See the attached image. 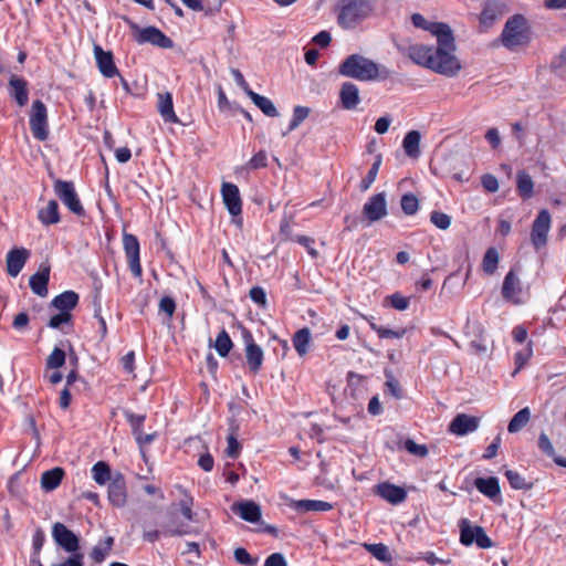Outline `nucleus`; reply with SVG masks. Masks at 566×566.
<instances>
[{"instance_id":"obj_27","label":"nucleus","mask_w":566,"mask_h":566,"mask_svg":"<svg viewBox=\"0 0 566 566\" xmlns=\"http://www.w3.org/2000/svg\"><path fill=\"white\" fill-rule=\"evenodd\" d=\"M411 22L416 28L428 31L436 38L444 35L443 33L451 29L450 25L443 22H429L420 13H413L411 15Z\"/></svg>"},{"instance_id":"obj_43","label":"nucleus","mask_w":566,"mask_h":566,"mask_svg":"<svg viewBox=\"0 0 566 566\" xmlns=\"http://www.w3.org/2000/svg\"><path fill=\"white\" fill-rule=\"evenodd\" d=\"M504 474H505V476H506L511 488L514 489V490L527 491V490H531L533 488V483L532 482H527L525 480V478L522 476L516 471L506 470Z\"/></svg>"},{"instance_id":"obj_17","label":"nucleus","mask_w":566,"mask_h":566,"mask_svg":"<svg viewBox=\"0 0 566 566\" xmlns=\"http://www.w3.org/2000/svg\"><path fill=\"white\" fill-rule=\"evenodd\" d=\"M375 494L394 505L400 504L407 499V492L403 488L389 482L377 484L375 486Z\"/></svg>"},{"instance_id":"obj_11","label":"nucleus","mask_w":566,"mask_h":566,"mask_svg":"<svg viewBox=\"0 0 566 566\" xmlns=\"http://www.w3.org/2000/svg\"><path fill=\"white\" fill-rule=\"evenodd\" d=\"M242 336L245 345L244 354L248 367L251 373L256 374L260 371L263 364V349L255 344L253 336L249 331H244Z\"/></svg>"},{"instance_id":"obj_31","label":"nucleus","mask_w":566,"mask_h":566,"mask_svg":"<svg viewBox=\"0 0 566 566\" xmlns=\"http://www.w3.org/2000/svg\"><path fill=\"white\" fill-rule=\"evenodd\" d=\"M38 218L44 226L56 224L60 222L59 205L55 200H50L48 205L38 212Z\"/></svg>"},{"instance_id":"obj_35","label":"nucleus","mask_w":566,"mask_h":566,"mask_svg":"<svg viewBox=\"0 0 566 566\" xmlns=\"http://www.w3.org/2000/svg\"><path fill=\"white\" fill-rule=\"evenodd\" d=\"M248 96L251 98L254 105L263 112L264 115L269 117H276L279 115L276 107L270 98L253 91H249Z\"/></svg>"},{"instance_id":"obj_45","label":"nucleus","mask_w":566,"mask_h":566,"mask_svg":"<svg viewBox=\"0 0 566 566\" xmlns=\"http://www.w3.org/2000/svg\"><path fill=\"white\" fill-rule=\"evenodd\" d=\"M364 547L378 560L380 562H390L392 556L389 552V548L381 543L378 544H364Z\"/></svg>"},{"instance_id":"obj_41","label":"nucleus","mask_w":566,"mask_h":566,"mask_svg":"<svg viewBox=\"0 0 566 566\" xmlns=\"http://www.w3.org/2000/svg\"><path fill=\"white\" fill-rule=\"evenodd\" d=\"M501 15V11L497 6L493 2H488L481 14H480V23L481 25L489 28L491 27Z\"/></svg>"},{"instance_id":"obj_26","label":"nucleus","mask_w":566,"mask_h":566,"mask_svg":"<svg viewBox=\"0 0 566 566\" xmlns=\"http://www.w3.org/2000/svg\"><path fill=\"white\" fill-rule=\"evenodd\" d=\"M50 280V266L41 265L39 271L31 275L29 284L32 292L41 297L48 295V283Z\"/></svg>"},{"instance_id":"obj_48","label":"nucleus","mask_w":566,"mask_h":566,"mask_svg":"<svg viewBox=\"0 0 566 566\" xmlns=\"http://www.w3.org/2000/svg\"><path fill=\"white\" fill-rule=\"evenodd\" d=\"M370 328L377 333L380 338H401L406 334L405 328L397 331L379 326L375 323H370Z\"/></svg>"},{"instance_id":"obj_64","label":"nucleus","mask_w":566,"mask_h":566,"mask_svg":"<svg viewBox=\"0 0 566 566\" xmlns=\"http://www.w3.org/2000/svg\"><path fill=\"white\" fill-rule=\"evenodd\" d=\"M83 558V554H73L70 555L65 560L52 566H84Z\"/></svg>"},{"instance_id":"obj_2","label":"nucleus","mask_w":566,"mask_h":566,"mask_svg":"<svg viewBox=\"0 0 566 566\" xmlns=\"http://www.w3.org/2000/svg\"><path fill=\"white\" fill-rule=\"evenodd\" d=\"M338 74L360 82L387 80L390 76L387 67L377 64L361 54L348 55L338 65Z\"/></svg>"},{"instance_id":"obj_25","label":"nucleus","mask_w":566,"mask_h":566,"mask_svg":"<svg viewBox=\"0 0 566 566\" xmlns=\"http://www.w3.org/2000/svg\"><path fill=\"white\" fill-rule=\"evenodd\" d=\"M232 511L242 520L256 523L261 518V507L253 501H243L232 505Z\"/></svg>"},{"instance_id":"obj_54","label":"nucleus","mask_w":566,"mask_h":566,"mask_svg":"<svg viewBox=\"0 0 566 566\" xmlns=\"http://www.w3.org/2000/svg\"><path fill=\"white\" fill-rule=\"evenodd\" d=\"M234 559L237 563L245 566H254L258 562V559L253 558L243 547H238L234 549Z\"/></svg>"},{"instance_id":"obj_30","label":"nucleus","mask_w":566,"mask_h":566,"mask_svg":"<svg viewBox=\"0 0 566 566\" xmlns=\"http://www.w3.org/2000/svg\"><path fill=\"white\" fill-rule=\"evenodd\" d=\"M191 533L192 530L189 526L180 525L172 527L170 525H167L161 532L157 530L146 532L144 534V538L148 542H155L159 538L161 534L165 536H184Z\"/></svg>"},{"instance_id":"obj_47","label":"nucleus","mask_w":566,"mask_h":566,"mask_svg":"<svg viewBox=\"0 0 566 566\" xmlns=\"http://www.w3.org/2000/svg\"><path fill=\"white\" fill-rule=\"evenodd\" d=\"M380 165H381V156L378 155L375 163L371 165L370 169L368 170L366 177L361 180V184H360L361 190H367L373 185V182L376 180Z\"/></svg>"},{"instance_id":"obj_21","label":"nucleus","mask_w":566,"mask_h":566,"mask_svg":"<svg viewBox=\"0 0 566 566\" xmlns=\"http://www.w3.org/2000/svg\"><path fill=\"white\" fill-rule=\"evenodd\" d=\"M474 486L480 493L494 501L495 503H500L502 501L500 482L496 476H490L486 479L476 478L474 480Z\"/></svg>"},{"instance_id":"obj_18","label":"nucleus","mask_w":566,"mask_h":566,"mask_svg":"<svg viewBox=\"0 0 566 566\" xmlns=\"http://www.w3.org/2000/svg\"><path fill=\"white\" fill-rule=\"evenodd\" d=\"M480 419L465 413L457 415L449 426V431L457 436H465L479 428Z\"/></svg>"},{"instance_id":"obj_37","label":"nucleus","mask_w":566,"mask_h":566,"mask_svg":"<svg viewBox=\"0 0 566 566\" xmlns=\"http://www.w3.org/2000/svg\"><path fill=\"white\" fill-rule=\"evenodd\" d=\"M293 346L300 356H304L308 352L311 343V332L304 327L298 329L293 336Z\"/></svg>"},{"instance_id":"obj_3","label":"nucleus","mask_w":566,"mask_h":566,"mask_svg":"<svg viewBox=\"0 0 566 566\" xmlns=\"http://www.w3.org/2000/svg\"><path fill=\"white\" fill-rule=\"evenodd\" d=\"M374 6L370 0H337V23L345 30H353L373 13Z\"/></svg>"},{"instance_id":"obj_14","label":"nucleus","mask_w":566,"mask_h":566,"mask_svg":"<svg viewBox=\"0 0 566 566\" xmlns=\"http://www.w3.org/2000/svg\"><path fill=\"white\" fill-rule=\"evenodd\" d=\"M123 247L128 261L129 269L134 276H142V265L139 259V242L134 234L124 233Z\"/></svg>"},{"instance_id":"obj_39","label":"nucleus","mask_w":566,"mask_h":566,"mask_svg":"<svg viewBox=\"0 0 566 566\" xmlns=\"http://www.w3.org/2000/svg\"><path fill=\"white\" fill-rule=\"evenodd\" d=\"M92 476L94 481L99 485H104L106 482H111L113 479L111 468L104 461H98L93 465Z\"/></svg>"},{"instance_id":"obj_28","label":"nucleus","mask_w":566,"mask_h":566,"mask_svg":"<svg viewBox=\"0 0 566 566\" xmlns=\"http://www.w3.org/2000/svg\"><path fill=\"white\" fill-rule=\"evenodd\" d=\"M157 108L166 123H178L179 119L174 111L172 95L169 92L158 94Z\"/></svg>"},{"instance_id":"obj_19","label":"nucleus","mask_w":566,"mask_h":566,"mask_svg":"<svg viewBox=\"0 0 566 566\" xmlns=\"http://www.w3.org/2000/svg\"><path fill=\"white\" fill-rule=\"evenodd\" d=\"M108 500L117 507H122L126 503V483L120 473L115 474L108 484Z\"/></svg>"},{"instance_id":"obj_38","label":"nucleus","mask_w":566,"mask_h":566,"mask_svg":"<svg viewBox=\"0 0 566 566\" xmlns=\"http://www.w3.org/2000/svg\"><path fill=\"white\" fill-rule=\"evenodd\" d=\"M531 419V410L528 407H525L517 411L513 418L510 420L507 426V431L510 433H516L521 431Z\"/></svg>"},{"instance_id":"obj_46","label":"nucleus","mask_w":566,"mask_h":566,"mask_svg":"<svg viewBox=\"0 0 566 566\" xmlns=\"http://www.w3.org/2000/svg\"><path fill=\"white\" fill-rule=\"evenodd\" d=\"M400 205H401V210L407 216L416 214L419 209V201H418L417 197L412 193H405L401 197Z\"/></svg>"},{"instance_id":"obj_29","label":"nucleus","mask_w":566,"mask_h":566,"mask_svg":"<svg viewBox=\"0 0 566 566\" xmlns=\"http://www.w3.org/2000/svg\"><path fill=\"white\" fill-rule=\"evenodd\" d=\"M78 303V295L74 291H65L57 296H55L51 305L60 311V312H67L71 313L72 310L77 305Z\"/></svg>"},{"instance_id":"obj_51","label":"nucleus","mask_w":566,"mask_h":566,"mask_svg":"<svg viewBox=\"0 0 566 566\" xmlns=\"http://www.w3.org/2000/svg\"><path fill=\"white\" fill-rule=\"evenodd\" d=\"M65 363V353L59 347H55L46 359V367L57 369Z\"/></svg>"},{"instance_id":"obj_23","label":"nucleus","mask_w":566,"mask_h":566,"mask_svg":"<svg viewBox=\"0 0 566 566\" xmlns=\"http://www.w3.org/2000/svg\"><path fill=\"white\" fill-rule=\"evenodd\" d=\"M340 105L344 109H355L360 103L359 90L356 84L345 82L339 91Z\"/></svg>"},{"instance_id":"obj_33","label":"nucleus","mask_w":566,"mask_h":566,"mask_svg":"<svg viewBox=\"0 0 566 566\" xmlns=\"http://www.w3.org/2000/svg\"><path fill=\"white\" fill-rule=\"evenodd\" d=\"M64 471L61 468H53L45 471L41 476V486L44 491L51 492L55 490L63 479Z\"/></svg>"},{"instance_id":"obj_40","label":"nucleus","mask_w":566,"mask_h":566,"mask_svg":"<svg viewBox=\"0 0 566 566\" xmlns=\"http://www.w3.org/2000/svg\"><path fill=\"white\" fill-rule=\"evenodd\" d=\"M114 544V538L108 536L103 542H99L92 548L91 558L96 563H102L108 553L111 552Z\"/></svg>"},{"instance_id":"obj_42","label":"nucleus","mask_w":566,"mask_h":566,"mask_svg":"<svg viewBox=\"0 0 566 566\" xmlns=\"http://www.w3.org/2000/svg\"><path fill=\"white\" fill-rule=\"evenodd\" d=\"M499 264V252L495 248H489L482 260V270L485 274L492 275Z\"/></svg>"},{"instance_id":"obj_13","label":"nucleus","mask_w":566,"mask_h":566,"mask_svg":"<svg viewBox=\"0 0 566 566\" xmlns=\"http://www.w3.org/2000/svg\"><path fill=\"white\" fill-rule=\"evenodd\" d=\"M398 51L407 55L415 64L431 70L432 46L424 44L398 45Z\"/></svg>"},{"instance_id":"obj_9","label":"nucleus","mask_w":566,"mask_h":566,"mask_svg":"<svg viewBox=\"0 0 566 566\" xmlns=\"http://www.w3.org/2000/svg\"><path fill=\"white\" fill-rule=\"evenodd\" d=\"M52 537L57 546L63 548L66 553L80 554L77 551L80 548V538L78 536L69 530L63 523L56 522L52 526Z\"/></svg>"},{"instance_id":"obj_58","label":"nucleus","mask_w":566,"mask_h":566,"mask_svg":"<svg viewBox=\"0 0 566 566\" xmlns=\"http://www.w3.org/2000/svg\"><path fill=\"white\" fill-rule=\"evenodd\" d=\"M405 449L417 457H426L428 454V448L424 444H418L413 440L408 439L405 442Z\"/></svg>"},{"instance_id":"obj_56","label":"nucleus","mask_w":566,"mask_h":566,"mask_svg":"<svg viewBox=\"0 0 566 566\" xmlns=\"http://www.w3.org/2000/svg\"><path fill=\"white\" fill-rule=\"evenodd\" d=\"M552 70L559 75L566 74V46L562 49L559 54L552 61Z\"/></svg>"},{"instance_id":"obj_55","label":"nucleus","mask_w":566,"mask_h":566,"mask_svg":"<svg viewBox=\"0 0 566 566\" xmlns=\"http://www.w3.org/2000/svg\"><path fill=\"white\" fill-rule=\"evenodd\" d=\"M268 165V155L264 150L256 153L247 164L248 169H260Z\"/></svg>"},{"instance_id":"obj_6","label":"nucleus","mask_w":566,"mask_h":566,"mask_svg":"<svg viewBox=\"0 0 566 566\" xmlns=\"http://www.w3.org/2000/svg\"><path fill=\"white\" fill-rule=\"evenodd\" d=\"M30 129L35 139L44 142L49 137L48 109L44 103L36 99L30 112Z\"/></svg>"},{"instance_id":"obj_34","label":"nucleus","mask_w":566,"mask_h":566,"mask_svg":"<svg viewBox=\"0 0 566 566\" xmlns=\"http://www.w3.org/2000/svg\"><path fill=\"white\" fill-rule=\"evenodd\" d=\"M420 138L421 135L418 130H410L406 134L402 147L410 158H418L420 156Z\"/></svg>"},{"instance_id":"obj_24","label":"nucleus","mask_w":566,"mask_h":566,"mask_svg":"<svg viewBox=\"0 0 566 566\" xmlns=\"http://www.w3.org/2000/svg\"><path fill=\"white\" fill-rule=\"evenodd\" d=\"M29 256V251L24 248L13 249L7 254V271L12 277H15L23 269Z\"/></svg>"},{"instance_id":"obj_20","label":"nucleus","mask_w":566,"mask_h":566,"mask_svg":"<svg viewBox=\"0 0 566 566\" xmlns=\"http://www.w3.org/2000/svg\"><path fill=\"white\" fill-rule=\"evenodd\" d=\"M94 56L99 72L105 77H114L118 74V70L114 63L113 54L109 51H104L99 45L94 46Z\"/></svg>"},{"instance_id":"obj_36","label":"nucleus","mask_w":566,"mask_h":566,"mask_svg":"<svg viewBox=\"0 0 566 566\" xmlns=\"http://www.w3.org/2000/svg\"><path fill=\"white\" fill-rule=\"evenodd\" d=\"M516 189L521 198L530 199L534 191V181L532 177L524 170L516 175Z\"/></svg>"},{"instance_id":"obj_5","label":"nucleus","mask_w":566,"mask_h":566,"mask_svg":"<svg viewBox=\"0 0 566 566\" xmlns=\"http://www.w3.org/2000/svg\"><path fill=\"white\" fill-rule=\"evenodd\" d=\"M53 189L57 198L63 202L64 206L67 207L72 213L78 217L85 214V210L80 201L72 181L57 179L54 181Z\"/></svg>"},{"instance_id":"obj_44","label":"nucleus","mask_w":566,"mask_h":566,"mask_svg":"<svg viewBox=\"0 0 566 566\" xmlns=\"http://www.w3.org/2000/svg\"><path fill=\"white\" fill-rule=\"evenodd\" d=\"M232 346H233V344H232V340H231L229 334L227 333L226 329H222L218 334L216 343H214V348H216L217 353L221 357H226L230 353Z\"/></svg>"},{"instance_id":"obj_62","label":"nucleus","mask_w":566,"mask_h":566,"mask_svg":"<svg viewBox=\"0 0 566 566\" xmlns=\"http://www.w3.org/2000/svg\"><path fill=\"white\" fill-rule=\"evenodd\" d=\"M249 294H250L251 300L255 304H258V305H260L262 307H264L266 305V294H265V291L262 287L254 286V287H252L250 290Z\"/></svg>"},{"instance_id":"obj_4","label":"nucleus","mask_w":566,"mask_h":566,"mask_svg":"<svg viewBox=\"0 0 566 566\" xmlns=\"http://www.w3.org/2000/svg\"><path fill=\"white\" fill-rule=\"evenodd\" d=\"M531 41V27L527 19L520 13L509 18L501 33V43L509 50L526 45Z\"/></svg>"},{"instance_id":"obj_1","label":"nucleus","mask_w":566,"mask_h":566,"mask_svg":"<svg viewBox=\"0 0 566 566\" xmlns=\"http://www.w3.org/2000/svg\"><path fill=\"white\" fill-rule=\"evenodd\" d=\"M443 34L437 38V48H432L431 71L453 77L461 71L462 65L455 55L457 45L452 30Z\"/></svg>"},{"instance_id":"obj_63","label":"nucleus","mask_w":566,"mask_h":566,"mask_svg":"<svg viewBox=\"0 0 566 566\" xmlns=\"http://www.w3.org/2000/svg\"><path fill=\"white\" fill-rule=\"evenodd\" d=\"M264 566H287V563L283 554L273 553L266 557Z\"/></svg>"},{"instance_id":"obj_10","label":"nucleus","mask_w":566,"mask_h":566,"mask_svg":"<svg viewBox=\"0 0 566 566\" xmlns=\"http://www.w3.org/2000/svg\"><path fill=\"white\" fill-rule=\"evenodd\" d=\"M551 214L547 210H541L533 222L531 241L536 250L545 247L547 243V235L551 229Z\"/></svg>"},{"instance_id":"obj_57","label":"nucleus","mask_w":566,"mask_h":566,"mask_svg":"<svg viewBox=\"0 0 566 566\" xmlns=\"http://www.w3.org/2000/svg\"><path fill=\"white\" fill-rule=\"evenodd\" d=\"M72 321V314L67 312H60L53 315L49 321V326L51 328H60L64 324H70Z\"/></svg>"},{"instance_id":"obj_53","label":"nucleus","mask_w":566,"mask_h":566,"mask_svg":"<svg viewBox=\"0 0 566 566\" xmlns=\"http://www.w3.org/2000/svg\"><path fill=\"white\" fill-rule=\"evenodd\" d=\"M125 417L132 427L133 434H139V432L143 431V423L146 419L145 415H136L134 412L126 411Z\"/></svg>"},{"instance_id":"obj_22","label":"nucleus","mask_w":566,"mask_h":566,"mask_svg":"<svg viewBox=\"0 0 566 566\" xmlns=\"http://www.w3.org/2000/svg\"><path fill=\"white\" fill-rule=\"evenodd\" d=\"M9 94L19 106H25L29 101L28 82L23 77L11 75L9 80Z\"/></svg>"},{"instance_id":"obj_49","label":"nucleus","mask_w":566,"mask_h":566,"mask_svg":"<svg viewBox=\"0 0 566 566\" xmlns=\"http://www.w3.org/2000/svg\"><path fill=\"white\" fill-rule=\"evenodd\" d=\"M430 221L436 228L440 230H447L451 226V217L438 210H433L430 213Z\"/></svg>"},{"instance_id":"obj_15","label":"nucleus","mask_w":566,"mask_h":566,"mask_svg":"<svg viewBox=\"0 0 566 566\" xmlns=\"http://www.w3.org/2000/svg\"><path fill=\"white\" fill-rule=\"evenodd\" d=\"M387 212L385 192L373 195L363 207V213L369 223L381 220L387 216Z\"/></svg>"},{"instance_id":"obj_52","label":"nucleus","mask_w":566,"mask_h":566,"mask_svg":"<svg viewBox=\"0 0 566 566\" xmlns=\"http://www.w3.org/2000/svg\"><path fill=\"white\" fill-rule=\"evenodd\" d=\"M178 489L184 494V497L179 502L181 513L185 516V518H187L188 521H191L193 518V514H192L193 499L181 486H179Z\"/></svg>"},{"instance_id":"obj_32","label":"nucleus","mask_w":566,"mask_h":566,"mask_svg":"<svg viewBox=\"0 0 566 566\" xmlns=\"http://www.w3.org/2000/svg\"><path fill=\"white\" fill-rule=\"evenodd\" d=\"M294 509L300 513L327 512L333 509V505L319 500H300L295 502Z\"/></svg>"},{"instance_id":"obj_7","label":"nucleus","mask_w":566,"mask_h":566,"mask_svg":"<svg viewBox=\"0 0 566 566\" xmlns=\"http://www.w3.org/2000/svg\"><path fill=\"white\" fill-rule=\"evenodd\" d=\"M460 542L464 546H470L475 543L480 548H490L493 546L484 528L478 525L472 526L468 520H462L460 523Z\"/></svg>"},{"instance_id":"obj_8","label":"nucleus","mask_w":566,"mask_h":566,"mask_svg":"<svg viewBox=\"0 0 566 566\" xmlns=\"http://www.w3.org/2000/svg\"><path fill=\"white\" fill-rule=\"evenodd\" d=\"M132 29L135 31V40L138 44L150 43L161 49H170L174 45L172 40L156 27L139 28L133 24Z\"/></svg>"},{"instance_id":"obj_59","label":"nucleus","mask_w":566,"mask_h":566,"mask_svg":"<svg viewBox=\"0 0 566 566\" xmlns=\"http://www.w3.org/2000/svg\"><path fill=\"white\" fill-rule=\"evenodd\" d=\"M159 311L165 313L168 318L170 319L174 316V313L176 311V302L170 296H164L159 301Z\"/></svg>"},{"instance_id":"obj_61","label":"nucleus","mask_w":566,"mask_h":566,"mask_svg":"<svg viewBox=\"0 0 566 566\" xmlns=\"http://www.w3.org/2000/svg\"><path fill=\"white\" fill-rule=\"evenodd\" d=\"M531 356H532L531 347H527L525 350H521L515 354L514 360H515L516 368H515L513 375H515L527 363V360L531 358Z\"/></svg>"},{"instance_id":"obj_50","label":"nucleus","mask_w":566,"mask_h":566,"mask_svg":"<svg viewBox=\"0 0 566 566\" xmlns=\"http://www.w3.org/2000/svg\"><path fill=\"white\" fill-rule=\"evenodd\" d=\"M310 114V108L305 106H295L293 109V117L289 125V132L296 129L302 122H304Z\"/></svg>"},{"instance_id":"obj_60","label":"nucleus","mask_w":566,"mask_h":566,"mask_svg":"<svg viewBox=\"0 0 566 566\" xmlns=\"http://www.w3.org/2000/svg\"><path fill=\"white\" fill-rule=\"evenodd\" d=\"M538 448L549 458H555V449L544 432H542L538 437Z\"/></svg>"},{"instance_id":"obj_16","label":"nucleus","mask_w":566,"mask_h":566,"mask_svg":"<svg viewBox=\"0 0 566 566\" xmlns=\"http://www.w3.org/2000/svg\"><path fill=\"white\" fill-rule=\"evenodd\" d=\"M221 195L229 213L233 217L240 216L242 201L239 188L233 184L224 182L221 187Z\"/></svg>"},{"instance_id":"obj_12","label":"nucleus","mask_w":566,"mask_h":566,"mask_svg":"<svg viewBox=\"0 0 566 566\" xmlns=\"http://www.w3.org/2000/svg\"><path fill=\"white\" fill-rule=\"evenodd\" d=\"M502 296L513 304H522L524 302L523 285L514 270H511L504 277Z\"/></svg>"}]
</instances>
